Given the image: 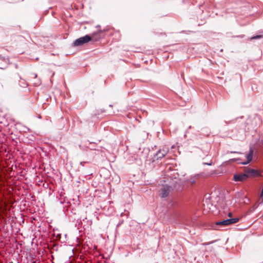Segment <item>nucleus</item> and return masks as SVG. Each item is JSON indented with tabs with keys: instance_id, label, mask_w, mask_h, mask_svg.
Masks as SVG:
<instances>
[{
	"instance_id": "nucleus-5",
	"label": "nucleus",
	"mask_w": 263,
	"mask_h": 263,
	"mask_svg": "<svg viewBox=\"0 0 263 263\" xmlns=\"http://www.w3.org/2000/svg\"><path fill=\"white\" fill-rule=\"evenodd\" d=\"M247 178L245 173L243 174H236L233 177V179L235 181H243Z\"/></svg>"
},
{
	"instance_id": "nucleus-8",
	"label": "nucleus",
	"mask_w": 263,
	"mask_h": 263,
	"mask_svg": "<svg viewBox=\"0 0 263 263\" xmlns=\"http://www.w3.org/2000/svg\"><path fill=\"white\" fill-rule=\"evenodd\" d=\"M261 37V35H257L251 37V40L258 39H260Z\"/></svg>"
},
{
	"instance_id": "nucleus-10",
	"label": "nucleus",
	"mask_w": 263,
	"mask_h": 263,
	"mask_svg": "<svg viewBox=\"0 0 263 263\" xmlns=\"http://www.w3.org/2000/svg\"><path fill=\"white\" fill-rule=\"evenodd\" d=\"M232 213H231V212L229 213V214H228L229 217H231L232 216Z\"/></svg>"
},
{
	"instance_id": "nucleus-11",
	"label": "nucleus",
	"mask_w": 263,
	"mask_h": 263,
	"mask_svg": "<svg viewBox=\"0 0 263 263\" xmlns=\"http://www.w3.org/2000/svg\"><path fill=\"white\" fill-rule=\"evenodd\" d=\"M33 76H34V78H36L37 77V74H33Z\"/></svg>"
},
{
	"instance_id": "nucleus-1",
	"label": "nucleus",
	"mask_w": 263,
	"mask_h": 263,
	"mask_svg": "<svg viewBox=\"0 0 263 263\" xmlns=\"http://www.w3.org/2000/svg\"><path fill=\"white\" fill-rule=\"evenodd\" d=\"M91 40V38L88 35L81 37L76 40L73 43L74 46H81L84 44L87 43Z\"/></svg>"
},
{
	"instance_id": "nucleus-4",
	"label": "nucleus",
	"mask_w": 263,
	"mask_h": 263,
	"mask_svg": "<svg viewBox=\"0 0 263 263\" xmlns=\"http://www.w3.org/2000/svg\"><path fill=\"white\" fill-rule=\"evenodd\" d=\"M172 190V187L171 186L164 185L163 186L160 193V196L161 198H165L167 197Z\"/></svg>"
},
{
	"instance_id": "nucleus-7",
	"label": "nucleus",
	"mask_w": 263,
	"mask_h": 263,
	"mask_svg": "<svg viewBox=\"0 0 263 263\" xmlns=\"http://www.w3.org/2000/svg\"><path fill=\"white\" fill-rule=\"evenodd\" d=\"M253 152L252 151H250V153L246 156V158L247 159V161L246 162H242L243 164H247L249 163L252 159Z\"/></svg>"
},
{
	"instance_id": "nucleus-12",
	"label": "nucleus",
	"mask_w": 263,
	"mask_h": 263,
	"mask_svg": "<svg viewBox=\"0 0 263 263\" xmlns=\"http://www.w3.org/2000/svg\"><path fill=\"white\" fill-rule=\"evenodd\" d=\"M231 153H238L237 152H231Z\"/></svg>"
},
{
	"instance_id": "nucleus-2",
	"label": "nucleus",
	"mask_w": 263,
	"mask_h": 263,
	"mask_svg": "<svg viewBox=\"0 0 263 263\" xmlns=\"http://www.w3.org/2000/svg\"><path fill=\"white\" fill-rule=\"evenodd\" d=\"M245 174L247 178L261 176V172L259 170L250 168L245 170Z\"/></svg>"
},
{
	"instance_id": "nucleus-9",
	"label": "nucleus",
	"mask_w": 263,
	"mask_h": 263,
	"mask_svg": "<svg viewBox=\"0 0 263 263\" xmlns=\"http://www.w3.org/2000/svg\"><path fill=\"white\" fill-rule=\"evenodd\" d=\"M203 164H205V165H212V163H204Z\"/></svg>"
},
{
	"instance_id": "nucleus-3",
	"label": "nucleus",
	"mask_w": 263,
	"mask_h": 263,
	"mask_svg": "<svg viewBox=\"0 0 263 263\" xmlns=\"http://www.w3.org/2000/svg\"><path fill=\"white\" fill-rule=\"evenodd\" d=\"M239 219L238 218H231L227 219H225L220 221L216 222V224L221 226H228L231 224L235 223L238 222Z\"/></svg>"
},
{
	"instance_id": "nucleus-6",
	"label": "nucleus",
	"mask_w": 263,
	"mask_h": 263,
	"mask_svg": "<svg viewBox=\"0 0 263 263\" xmlns=\"http://www.w3.org/2000/svg\"><path fill=\"white\" fill-rule=\"evenodd\" d=\"M168 149H160L157 153V158L161 159L164 157L167 153Z\"/></svg>"
}]
</instances>
